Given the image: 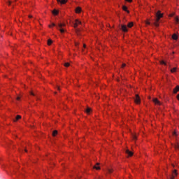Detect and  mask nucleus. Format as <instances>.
<instances>
[{"mask_svg": "<svg viewBox=\"0 0 179 179\" xmlns=\"http://www.w3.org/2000/svg\"><path fill=\"white\" fill-rule=\"evenodd\" d=\"M173 135L176 136L177 135V132H176V131L173 132Z\"/></svg>", "mask_w": 179, "mask_h": 179, "instance_id": "7c9ffc66", "label": "nucleus"}, {"mask_svg": "<svg viewBox=\"0 0 179 179\" xmlns=\"http://www.w3.org/2000/svg\"><path fill=\"white\" fill-rule=\"evenodd\" d=\"M162 17H163V13H162V11L158 10V11L155 12L156 22H159V20H160V19H162Z\"/></svg>", "mask_w": 179, "mask_h": 179, "instance_id": "f03ea898", "label": "nucleus"}, {"mask_svg": "<svg viewBox=\"0 0 179 179\" xmlns=\"http://www.w3.org/2000/svg\"><path fill=\"white\" fill-rule=\"evenodd\" d=\"M57 2H60L62 5H64V3H66L68 2V0H57Z\"/></svg>", "mask_w": 179, "mask_h": 179, "instance_id": "1a4fd4ad", "label": "nucleus"}, {"mask_svg": "<svg viewBox=\"0 0 179 179\" xmlns=\"http://www.w3.org/2000/svg\"><path fill=\"white\" fill-rule=\"evenodd\" d=\"M29 17H32V16L31 15H29Z\"/></svg>", "mask_w": 179, "mask_h": 179, "instance_id": "ea45409f", "label": "nucleus"}, {"mask_svg": "<svg viewBox=\"0 0 179 179\" xmlns=\"http://www.w3.org/2000/svg\"><path fill=\"white\" fill-rule=\"evenodd\" d=\"M134 101H135V103H136V104H141V98L139 97V95H138V94L136 95Z\"/></svg>", "mask_w": 179, "mask_h": 179, "instance_id": "423d86ee", "label": "nucleus"}, {"mask_svg": "<svg viewBox=\"0 0 179 179\" xmlns=\"http://www.w3.org/2000/svg\"><path fill=\"white\" fill-rule=\"evenodd\" d=\"M134 26V23H129L128 24V27L131 28Z\"/></svg>", "mask_w": 179, "mask_h": 179, "instance_id": "412c9836", "label": "nucleus"}, {"mask_svg": "<svg viewBox=\"0 0 179 179\" xmlns=\"http://www.w3.org/2000/svg\"><path fill=\"white\" fill-rule=\"evenodd\" d=\"M108 173H113V169H108Z\"/></svg>", "mask_w": 179, "mask_h": 179, "instance_id": "c756f323", "label": "nucleus"}, {"mask_svg": "<svg viewBox=\"0 0 179 179\" xmlns=\"http://www.w3.org/2000/svg\"><path fill=\"white\" fill-rule=\"evenodd\" d=\"M10 3H12V1H8V5H10Z\"/></svg>", "mask_w": 179, "mask_h": 179, "instance_id": "f704fd0d", "label": "nucleus"}, {"mask_svg": "<svg viewBox=\"0 0 179 179\" xmlns=\"http://www.w3.org/2000/svg\"><path fill=\"white\" fill-rule=\"evenodd\" d=\"M173 54H174V52H173Z\"/></svg>", "mask_w": 179, "mask_h": 179, "instance_id": "c03bdc74", "label": "nucleus"}, {"mask_svg": "<svg viewBox=\"0 0 179 179\" xmlns=\"http://www.w3.org/2000/svg\"><path fill=\"white\" fill-rule=\"evenodd\" d=\"M84 48H86V45L85 44H84Z\"/></svg>", "mask_w": 179, "mask_h": 179, "instance_id": "58836bf2", "label": "nucleus"}, {"mask_svg": "<svg viewBox=\"0 0 179 179\" xmlns=\"http://www.w3.org/2000/svg\"><path fill=\"white\" fill-rule=\"evenodd\" d=\"M57 90H60L59 87H57Z\"/></svg>", "mask_w": 179, "mask_h": 179, "instance_id": "e433bc0d", "label": "nucleus"}, {"mask_svg": "<svg viewBox=\"0 0 179 179\" xmlns=\"http://www.w3.org/2000/svg\"><path fill=\"white\" fill-rule=\"evenodd\" d=\"M161 64L162 65H167V64L166 62H164V61H161Z\"/></svg>", "mask_w": 179, "mask_h": 179, "instance_id": "393cba45", "label": "nucleus"}, {"mask_svg": "<svg viewBox=\"0 0 179 179\" xmlns=\"http://www.w3.org/2000/svg\"><path fill=\"white\" fill-rule=\"evenodd\" d=\"M31 96H36V94L34 93H33V92H31Z\"/></svg>", "mask_w": 179, "mask_h": 179, "instance_id": "2f4dec72", "label": "nucleus"}, {"mask_svg": "<svg viewBox=\"0 0 179 179\" xmlns=\"http://www.w3.org/2000/svg\"><path fill=\"white\" fill-rule=\"evenodd\" d=\"M77 27H78V23L73 24V27H75V29H76Z\"/></svg>", "mask_w": 179, "mask_h": 179, "instance_id": "bb28decb", "label": "nucleus"}, {"mask_svg": "<svg viewBox=\"0 0 179 179\" xmlns=\"http://www.w3.org/2000/svg\"><path fill=\"white\" fill-rule=\"evenodd\" d=\"M178 92H179V86H176V88L173 90V93L176 94Z\"/></svg>", "mask_w": 179, "mask_h": 179, "instance_id": "2eb2a0df", "label": "nucleus"}, {"mask_svg": "<svg viewBox=\"0 0 179 179\" xmlns=\"http://www.w3.org/2000/svg\"><path fill=\"white\" fill-rule=\"evenodd\" d=\"M60 32H61V33H64L65 31L64 30V29H60Z\"/></svg>", "mask_w": 179, "mask_h": 179, "instance_id": "c85d7f7f", "label": "nucleus"}, {"mask_svg": "<svg viewBox=\"0 0 179 179\" xmlns=\"http://www.w3.org/2000/svg\"><path fill=\"white\" fill-rule=\"evenodd\" d=\"M64 26H65V24L59 23L57 24L55 23H52L51 24L48 25V27H50V29L52 27H57V29H59L61 27H64Z\"/></svg>", "mask_w": 179, "mask_h": 179, "instance_id": "f257e3e1", "label": "nucleus"}, {"mask_svg": "<svg viewBox=\"0 0 179 179\" xmlns=\"http://www.w3.org/2000/svg\"><path fill=\"white\" fill-rule=\"evenodd\" d=\"M76 45L77 46V45H78V43H76Z\"/></svg>", "mask_w": 179, "mask_h": 179, "instance_id": "79ce46f5", "label": "nucleus"}, {"mask_svg": "<svg viewBox=\"0 0 179 179\" xmlns=\"http://www.w3.org/2000/svg\"><path fill=\"white\" fill-rule=\"evenodd\" d=\"M127 2H132V0H126Z\"/></svg>", "mask_w": 179, "mask_h": 179, "instance_id": "72a5a7b5", "label": "nucleus"}, {"mask_svg": "<svg viewBox=\"0 0 179 179\" xmlns=\"http://www.w3.org/2000/svg\"><path fill=\"white\" fill-rule=\"evenodd\" d=\"M129 23H134V22H129Z\"/></svg>", "mask_w": 179, "mask_h": 179, "instance_id": "a19ab883", "label": "nucleus"}, {"mask_svg": "<svg viewBox=\"0 0 179 179\" xmlns=\"http://www.w3.org/2000/svg\"><path fill=\"white\" fill-rule=\"evenodd\" d=\"M69 63H65L64 64V66H66V68H68V66H69Z\"/></svg>", "mask_w": 179, "mask_h": 179, "instance_id": "a878e982", "label": "nucleus"}, {"mask_svg": "<svg viewBox=\"0 0 179 179\" xmlns=\"http://www.w3.org/2000/svg\"><path fill=\"white\" fill-rule=\"evenodd\" d=\"M175 177H177V170L176 169L173 171L172 176L170 178V179H174Z\"/></svg>", "mask_w": 179, "mask_h": 179, "instance_id": "0eeeda50", "label": "nucleus"}, {"mask_svg": "<svg viewBox=\"0 0 179 179\" xmlns=\"http://www.w3.org/2000/svg\"><path fill=\"white\" fill-rule=\"evenodd\" d=\"M51 44H52V40L49 39V40L48 41V45H51Z\"/></svg>", "mask_w": 179, "mask_h": 179, "instance_id": "a211bd4d", "label": "nucleus"}, {"mask_svg": "<svg viewBox=\"0 0 179 179\" xmlns=\"http://www.w3.org/2000/svg\"><path fill=\"white\" fill-rule=\"evenodd\" d=\"M22 118L21 115H17L15 117V119L13 120V122H16V121H19Z\"/></svg>", "mask_w": 179, "mask_h": 179, "instance_id": "9d476101", "label": "nucleus"}, {"mask_svg": "<svg viewBox=\"0 0 179 179\" xmlns=\"http://www.w3.org/2000/svg\"><path fill=\"white\" fill-rule=\"evenodd\" d=\"M85 111L87 113V114H90V113H92V108H90V107H87L86 108V110H85Z\"/></svg>", "mask_w": 179, "mask_h": 179, "instance_id": "4468645a", "label": "nucleus"}, {"mask_svg": "<svg viewBox=\"0 0 179 179\" xmlns=\"http://www.w3.org/2000/svg\"><path fill=\"white\" fill-rule=\"evenodd\" d=\"M170 17H174V20L176 22H179V18L176 15V13H172L169 15Z\"/></svg>", "mask_w": 179, "mask_h": 179, "instance_id": "20e7f679", "label": "nucleus"}, {"mask_svg": "<svg viewBox=\"0 0 179 179\" xmlns=\"http://www.w3.org/2000/svg\"><path fill=\"white\" fill-rule=\"evenodd\" d=\"M153 26H155V27H159V23H155L153 24Z\"/></svg>", "mask_w": 179, "mask_h": 179, "instance_id": "5701e85b", "label": "nucleus"}, {"mask_svg": "<svg viewBox=\"0 0 179 179\" xmlns=\"http://www.w3.org/2000/svg\"><path fill=\"white\" fill-rule=\"evenodd\" d=\"M132 138H133L134 141H136V135L133 134Z\"/></svg>", "mask_w": 179, "mask_h": 179, "instance_id": "4be33fe9", "label": "nucleus"}, {"mask_svg": "<svg viewBox=\"0 0 179 179\" xmlns=\"http://www.w3.org/2000/svg\"><path fill=\"white\" fill-rule=\"evenodd\" d=\"M96 166H100V163H96Z\"/></svg>", "mask_w": 179, "mask_h": 179, "instance_id": "4c0bfd02", "label": "nucleus"}, {"mask_svg": "<svg viewBox=\"0 0 179 179\" xmlns=\"http://www.w3.org/2000/svg\"><path fill=\"white\" fill-rule=\"evenodd\" d=\"M153 103H155V104H156L157 106H162V103L160 102V101H159V99H157V98H154L152 99Z\"/></svg>", "mask_w": 179, "mask_h": 179, "instance_id": "39448f33", "label": "nucleus"}, {"mask_svg": "<svg viewBox=\"0 0 179 179\" xmlns=\"http://www.w3.org/2000/svg\"><path fill=\"white\" fill-rule=\"evenodd\" d=\"M58 135V131L54 130L52 132V136H57Z\"/></svg>", "mask_w": 179, "mask_h": 179, "instance_id": "dca6fc26", "label": "nucleus"}, {"mask_svg": "<svg viewBox=\"0 0 179 179\" xmlns=\"http://www.w3.org/2000/svg\"><path fill=\"white\" fill-rule=\"evenodd\" d=\"M120 27L122 31L124 33H127L128 31V27H126V25L124 24H120Z\"/></svg>", "mask_w": 179, "mask_h": 179, "instance_id": "7ed1b4c3", "label": "nucleus"}, {"mask_svg": "<svg viewBox=\"0 0 179 179\" xmlns=\"http://www.w3.org/2000/svg\"><path fill=\"white\" fill-rule=\"evenodd\" d=\"M177 99L179 100V94L177 95Z\"/></svg>", "mask_w": 179, "mask_h": 179, "instance_id": "c9c22d12", "label": "nucleus"}, {"mask_svg": "<svg viewBox=\"0 0 179 179\" xmlns=\"http://www.w3.org/2000/svg\"><path fill=\"white\" fill-rule=\"evenodd\" d=\"M82 21H79V20L76 19V23H82Z\"/></svg>", "mask_w": 179, "mask_h": 179, "instance_id": "b1692460", "label": "nucleus"}, {"mask_svg": "<svg viewBox=\"0 0 179 179\" xmlns=\"http://www.w3.org/2000/svg\"><path fill=\"white\" fill-rule=\"evenodd\" d=\"M59 13V11L57 9H54L52 11V15H54V16H57V15H58V13Z\"/></svg>", "mask_w": 179, "mask_h": 179, "instance_id": "6e6552de", "label": "nucleus"}, {"mask_svg": "<svg viewBox=\"0 0 179 179\" xmlns=\"http://www.w3.org/2000/svg\"><path fill=\"white\" fill-rule=\"evenodd\" d=\"M126 153L127 155H128V156H130V157L134 155V152L129 151V150H126Z\"/></svg>", "mask_w": 179, "mask_h": 179, "instance_id": "9b49d317", "label": "nucleus"}, {"mask_svg": "<svg viewBox=\"0 0 179 179\" xmlns=\"http://www.w3.org/2000/svg\"><path fill=\"white\" fill-rule=\"evenodd\" d=\"M122 9H123V10H124V12L129 13V10H128V7H127V6H123Z\"/></svg>", "mask_w": 179, "mask_h": 179, "instance_id": "ddd939ff", "label": "nucleus"}, {"mask_svg": "<svg viewBox=\"0 0 179 179\" xmlns=\"http://www.w3.org/2000/svg\"><path fill=\"white\" fill-rule=\"evenodd\" d=\"M177 71V68H173L171 70V72H172V73H174V72H176Z\"/></svg>", "mask_w": 179, "mask_h": 179, "instance_id": "6ab92c4d", "label": "nucleus"}, {"mask_svg": "<svg viewBox=\"0 0 179 179\" xmlns=\"http://www.w3.org/2000/svg\"><path fill=\"white\" fill-rule=\"evenodd\" d=\"M16 100H20V96H17V97L16 98Z\"/></svg>", "mask_w": 179, "mask_h": 179, "instance_id": "473e14b6", "label": "nucleus"}, {"mask_svg": "<svg viewBox=\"0 0 179 179\" xmlns=\"http://www.w3.org/2000/svg\"><path fill=\"white\" fill-rule=\"evenodd\" d=\"M93 169H95V170H100V166H94Z\"/></svg>", "mask_w": 179, "mask_h": 179, "instance_id": "aec40b11", "label": "nucleus"}, {"mask_svg": "<svg viewBox=\"0 0 179 179\" xmlns=\"http://www.w3.org/2000/svg\"><path fill=\"white\" fill-rule=\"evenodd\" d=\"M82 12V8L80 7H77L76 8V13H80Z\"/></svg>", "mask_w": 179, "mask_h": 179, "instance_id": "f8f14e48", "label": "nucleus"}, {"mask_svg": "<svg viewBox=\"0 0 179 179\" xmlns=\"http://www.w3.org/2000/svg\"><path fill=\"white\" fill-rule=\"evenodd\" d=\"M25 152H27V150H25Z\"/></svg>", "mask_w": 179, "mask_h": 179, "instance_id": "37998d69", "label": "nucleus"}, {"mask_svg": "<svg viewBox=\"0 0 179 179\" xmlns=\"http://www.w3.org/2000/svg\"><path fill=\"white\" fill-rule=\"evenodd\" d=\"M172 38L173 40H177V38H178V36H177V34H175L172 36Z\"/></svg>", "mask_w": 179, "mask_h": 179, "instance_id": "f3484780", "label": "nucleus"}, {"mask_svg": "<svg viewBox=\"0 0 179 179\" xmlns=\"http://www.w3.org/2000/svg\"><path fill=\"white\" fill-rule=\"evenodd\" d=\"M125 66H127V64H125V63H123L122 65V68H125Z\"/></svg>", "mask_w": 179, "mask_h": 179, "instance_id": "cd10ccee", "label": "nucleus"}]
</instances>
